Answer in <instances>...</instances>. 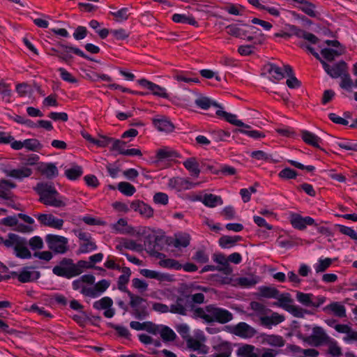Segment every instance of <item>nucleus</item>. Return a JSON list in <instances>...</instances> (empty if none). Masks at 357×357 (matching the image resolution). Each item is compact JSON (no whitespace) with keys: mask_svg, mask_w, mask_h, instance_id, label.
<instances>
[{"mask_svg":"<svg viewBox=\"0 0 357 357\" xmlns=\"http://www.w3.org/2000/svg\"><path fill=\"white\" fill-rule=\"evenodd\" d=\"M33 190L40 197L39 202L45 206L61 208L68 204V199L58 192L52 182H39Z\"/></svg>","mask_w":357,"mask_h":357,"instance_id":"nucleus-1","label":"nucleus"},{"mask_svg":"<svg viewBox=\"0 0 357 357\" xmlns=\"http://www.w3.org/2000/svg\"><path fill=\"white\" fill-rule=\"evenodd\" d=\"M194 317L200 318L206 323L217 322L226 324L233 319V314L229 310L217 307L215 305H208L205 307H197L193 310Z\"/></svg>","mask_w":357,"mask_h":357,"instance_id":"nucleus-2","label":"nucleus"},{"mask_svg":"<svg viewBox=\"0 0 357 357\" xmlns=\"http://www.w3.org/2000/svg\"><path fill=\"white\" fill-rule=\"evenodd\" d=\"M301 47L303 49L307 50L310 54H312L317 60L320 61L322 65V67L325 72L332 78H338L340 77L345 72L348 70L347 64L344 61H340L333 66L327 63L324 60H323L320 55L314 51V49L310 45L306 43H301Z\"/></svg>","mask_w":357,"mask_h":357,"instance_id":"nucleus-3","label":"nucleus"},{"mask_svg":"<svg viewBox=\"0 0 357 357\" xmlns=\"http://www.w3.org/2000/svg\"><path fill=\"white\" fill-rule=\"evenodd\" d=\"M6 248H13L14 253L18 258L30 259L31 253L27 248L26 238L14 233L8 234V241H6Z\"/></svg>","mask_w":357,"mask_h":357,"instance_id":"nucleus-4","label":"nucleus"},{"mask_svg":"<svg viewBox=\"0 0 357 357\" xmlns=\"http://www.w3.org/2000/svg\"><path fill=\"white\" fill-rule=\"evenodd\" d=\"M45 241L49 249L55 253L64 254L68 250V240L64 236L47 234L45 236Z\"/></svg>","mask_w":357,"mask_h":357,"instance_id":"nucleus-5","label":"nucleus"},{"mask_svg":"<svg viewBox=\"0 0 357 357\" xmlns=\"http://www.w3.org/2000/svg\"><path fill=\"white\" fill-rule=\"evenodd\" d=\"M76 270L73 261L71 259L64 258L59 265L53 268L52 272L57 276L70 279L78 275Z\"/></svg>","mask_w":357,"mask_h":357,"instance_id":"nucleus-6","label":"nucleus"},{"mask_svg":"<svg viewBox=\"0 0 357 357\" xmlns=\"http://www.w3.org/2000/svg\"><path fill=\"white\" fill-rule=\"evenodd\" d=\"M296 300L305 307H319L326 302V297L315 296L312 294L298 291Z\"/></svg>","mask_w":357,"mask_h":357,"instance_id":"nucleus-7","label":"nucleus"},{"mask_svg":"<svg viewBox=\"0 0 357 357\" xmlns=\"http://www.w3.org/2000/svg\"><path fill=\"white\" fill-rule=\"evenodd\" d=\"M137 82L142 87L148 89L153 96L165 99L169 98V94L166 88L146 79H139Z\"/></svg>","mask_w":357,"mask_h":357,"instance_id":"nucleus-8","label":"nucleus"},{"mask_svg":"<svg viewBox=\"0 0 357 357\" xmlns=\"http://www.w3.org/2000/svg\"><path fill=\"white\" fill-rule=\"evenodd\" d=\"M110 282L105 279H102L93 286H89V289H84L82 295L86 297L96 298L101 296L109 287Z\"/></svg>","mask_w":357,"mask_h":357,"instance_id":"nucleus-9","label":"nucleus"},{"mask_svg":"<svg viewBox=\"0 0 357 357\" xmlns=\"http://www.w3.org/2000/svg\"><path fill=\"white\" fill-rule=\"evenodd\" d=\"M328 336L324 330L320 326H314L312 334L305 338V342L308 344L319 347L327 342Z\"/></svg>","mask_w":357,"mask_h":357,"instance_id":"nucleus-10","label":"nucleus"},{"mask_svg":"<svg viewBox=\"0 0 357 357\" xmlns=\"http://www.w3.org/2000/svg\"><path fill=\"white\" fill-rule=\"evenodd\" d=\"M291 226L298 230H305L307 226L315 225L314 220L310 216H302L298 213H292L289 218Z\"/></svg>","mask_w":357,"mask_h":357,"instance_id":"nucleus-11","label":"nucleus"},{"mask_svg":"<svg viewBox=\"0 0 357 357\" xmlns=\"http://www.w3.org/2000/svg\"><path fill=\"white\" fill-rule=\"evenodd\" d=\"M60 47L62 48V52L59 53V59L63 61L67 62L73 58L72 55L70 54L71 53H73L85 59L92 61L91 57L84 54V52L78 47L68 46L65 45H60Z\"/></svg>","mask_w":357,"mask_h":357,"instance_id":"nucleus-12","label":"nucleus"},{"mask_svg":"<svg viewBox=\"0 0 357 357\" xmlns=\"http://www.w3.org/2000/svg\"><path fill=\"white\" fill-rule=\"evenodd\" d=\"M113 301L108 296L103 297L93 303V307L98 310H104L103 314L107 318H112L115 314V310L112 308Z\"/></svg>","mask_w":357,"mask_h":357,"instance_id":"nucleus-13","label":"nucleus"},{"mask_svg":"<svg viewBox=\"0 0 357 357\" xmlns=\"http://www.w3.org/2000/svg\"><path fill=\"white\" fill-rule=\"evenodd\" d=\"M168 187L178 192L191 189L195 184L188 178L181 177H173L168 181Z\"/></svg>","mask_w":357,"mask_h":357,"instance_id":"nucleus-14","label":"nucleus"},{"mask_svg":"<svg viewBox=\"0 0 357 357\" xmlns=\"http://www.w3.org/2000/svg\"><path fill=\"white\" fill-rule=\"evenodd\" d=\"M264 70L268 74L270 79L274 82L281 80L286 75L285 66L282 69L276 64L269 63L264 66Z\"/></svg>","mask_w":357,"mask_h":357,"instance_id":"nucleus-15","label":"nucleus"},{"mask_svg":"<svg viewBox=\"0 0 357 357\" xmlns=\"http://www.w3.org/2000/svg\"><path fill=\"white\" fill-rule=\"evenodd\" d=\"M40 275V273L35 271L33 267L26 266L22 268L19 272L17 279L20 282L26 283L38 280Z\"/></svg>","mask_w":357,"mask_h":357,"instance_id":"nucleus-16","label":"nucleus"},{"mask_svg":"<svg viewBox=\"0 0 357 357\" xmlns=\"http://www.w3.org/2000/svg\"><path fill=\"white\" fill-rule=\"evenodd\" d=\"M5 173L7 176L18 181H22L23 179L31 176L33 174V170L29 167L23 166L20 168L6 170Z\"/></svg>","mask_w":357,"mask_h":357,"instance_id":"nucleus-17","label":"nucleus"},{"mask_svg":"<svg viewBox=\"0 0 357 357\" xmlns=\"http://www.w3.org/2000/svg\"><path fill=\"white\" fill-rule=\"evenodd\" d=\"M233 333L243 338L252 337L255 334V330L245 322H240L234 326Z\"/></svg>","mask_w":357,"mask_h":357,"instance_id":"nucleus-18","label":"nucleus"},{"mask_svg":"<svg viewBox=\"0 0 357 357\" xmlns=\"http://www.w3.org/2000/svg\"><path fill=\"white\" fill-rule=\"evenodd\" d=\"M153 124L160 132H171L174 130V124L165 116L154 118Z\"/></svg>","mask_w":357,"mask_h":357,"instance_id":"nucleus-19","label":"nucleus"},{"mask_svg":"<svg viewBox=\"0 0 357 357\" xmlns=\"http://www.w3.org/2000/svg\"><path fill=\"white\" fill-rule=\"evenodd\" d=\"M301 137L305 144L314 148L321 149L320 144L322 143V139L313 132L303 130L301 131Z\"/></svg>","mask_w":357,"mask_h":357,"instance_id":"nucleus-20","label":"nucleus"},{"mask_svg":"<svg viewBox=\"0 0 357 357\" xmlns=\"http://www.w3.org/2000/svg\"><path fill=\"white\" fill-rule=\"evenodd\" d=\"M180 153L168 146L162 147L156 151V158L158 160H172L180 158Z\"/></svg>","mask_w":357,"mask_h":357,"instance_id":"nucleus-21","label":"nucleus"},{"mask_svg":"<svg viewBox=\"0 0 357 357\" xmlns=\"http://www.w3.org/2000/svg\"><path fill=\"white\" fill-rule=\"evenodd\" d=\"M212 258L214 262L220 265V266L218 267V271H222L227 275L231 273L232 268L228 263L227 258H226L224 254L215 253Z\"/></svg>","mask_w":357,"mask_h":357,"instance_id":"nucleus-22","label":"nucleus"},{"mask_svg":"<svg viewBox=\"0 0 357 357\" xmlns=\"http://www.w3.org/2000/svg\"><path fill=\"white\" fill-rule=\"evenodd\" d=\"M140 273L147 278L155 279L160 282H170L172 280V278L169 274L153 270L142 269Z\"/></svg>","mask_w":357,"mask_h":357,"instance_id":"nucleus-23","label":"nucleus"},{"mask_svg":"<svg viewBox=\"0 0 357 357\" xmlns=\"http://www.w3.org/2000/svg\"><path fill=\"white\" fill-rule=\"evenodd\" d=\"M215 114L220 118L224 119L225 121L229 122V123L238 126V127H245L248 128L249 126L245 125L241 121L237 119V116L236 114H233L231 113H228L225 111L222 110V107H219L218 109L216 110Z\"/></svg>","mask_w":357,"mask_h":357,"instance_id":"nucleus-24","label":"nucleus"},{"mask_svg":"<svg viewBox=\"0 0 357 357\" xmlns=\"http://www.w3.org/2000/svg\"><path fill=\"white\" fill-rule=\"evenodd\" d=\"M284 317L278 312H273L269 316H264L260 318L263 326L271 328L273 326H276L284 321Z\"/></svg>","mask_w":357,"mask_h":357,"instance_id":"nucleus-25","label":"nucleus"},{"mask_svg":"<svg viewBox=\"0 0 357 357\" xmlns=\"http://www.w3.org/2000/svg\"><path fill=\"white\" fill-rule=\"evenodd\" d=\"M261 341L263 344L274 347H282L285 344L284 339L279 335L264 334L261 335Z\"/></svg>","mask_w":357,"mask_h":357,"instance_id":"nucleus-26","label":"nucleus"},{"mask_svg":"<svg viewBox=\"0 0 357 357\" xmlns=\"http://www.w3.org/2000/svg\"><path fill=\"white\" fill-rule=\"evenodd\" d=\"M215 353L212 357H229L232 352V347L230 343L222 342L213 347Z\"/></svg>","mask_w":357,"mask_h":357,"instance_id":"nucleus-27","label":"nucleus"},{"mask_svg":"<svg viewBox=\"0 0 357 357\" xmlns=\"http://www.w3.org/2000/svg\"><path fill=\"white\" fill-rule=\"evenodd\" d=\"M131 207L136 211H138L141 215L146 218H151L153 215V209L149 205L144 202L139 200L132 202Z\"/></svg>","mask_w":357,"mask_h":357,"instance_id":"nucleus-28","label":"nucleus"},{"mask_svg":"<svg viewBox=\"0 0 357 357\" xmlns=\"http://www.w3.org/2000/svg\"><path fill=\"white\" fill-rule=\"evenodd\" d=\"M324 310L331 312L340 318H344L347 316L345 306L339 302L331 303L324 308Z\"/></svg>","mask_w":357,"mask_h":357,"instance_id":"nucleus-29","label":"nucleus"},{"mask_svg":"<svg viewBox=\"0 0 357 357\" xmlns=\"http://www.w3.org/2000/svg\"><path fill=\"white\" fill-rule=\"evenodd\" d=\"M190 236L187 233H178L174 235V238L169 243L176 248H186L190 245Z\"/></svg>","mask_w":357,"mask_h":357,"instance_id":"nucleus-30","label":"nucleus"},{"mask_svg":"<svg viewBox=\"0 0 357 357\" xmlns=\"http://www.w3.org/2000/svg\"><path fill=\"white\" fill-rule=\"evenodd\" d=\"M259 351L253 345L243 344L238 349L236 354L238 357H259Z\"/></svg>","mask_w":357,"mask_h":357,"instance_id":"nucleus-31","label":"nucleus"},{"mask_svg":"<svg viewBox=\"0 0 357 357\" xmlns=\"http://www.w3.org/2000/svg\"><path fill=\"white\" fill-rule=\"evenodd\" d=\"M172 20L175 23L185 24L197 27L198 22L191 15L175 13L172 16Z\"/></svg>","mask_w":357,"mask_h":357,"instance_id":"nucleus-32","label":"nucleus"},{"mask_svg":"<svg viewBox=\"0 0 357 357\" xmlns=\"http://www.w3.org/2000/svg\"><path fill=\"white\" fill-rule=\"evenodd\" d=\"M201 201L206 206L209 208H214L223 204L222 197L213 194L204 195Z\"/></svg>","mask_w":357,"mask_h":357,"instance_id":"nucleus-33","label":"nucleus"},{"mask_svg":"<svg viewBox=\"0 0 357 357\" xmlns=\"http://www.w3.org/2000/svg\"><path fill=\"white\" fill-rule=\"evenodd\" d=\"M40 171L47 178H54L59 174L57 167L52 162L42 164L40 167Z\"/></svg>","mask_w":357,"mask_h":357,"instance_id":"nucleus-34","label":"nucleus"},{"mask_svg":"<svg viewBox=\"0 0 357 357\" xmlns=\"http://www.w3.org/2000/svg\"><path fill=\"white\" fill-rule=\"evenodd\" d=\"M185 168L190 173L191 176L198 177L200 174L199 163L195 158H189L183 162Z\"/></svg>","mask_w":357,"mask_h":357,"instance_id":"nucleus-35","label":"nucleus"},{"mask_svg":"<svg viewBox=\"0 0 357 357\" xmlns=\"http://www.w3.org/2000/svg\"><path fill=\"white\" fill-rule=\"evenodd\" d=\"M112 230L116 234H126L132 231V227L128 226L126 219L120 218L112 226Z\"/></svg>","mask_w":357,"mask_h":357,"instance_id":"nucleus-36","label":"nucleus"},{"mask_svg":"<svg viewBox=\"0 0 357 357\" xmlns=\"http://www.w3.org/2000/svg\"><path fill=\"white\" fill-rule=\"evenodd\" d=\"M16 187V185L8 180L0 181V197L8 199L10 197V190Z\"/></svg>","mask_w":357,"mask_h":357,"instance_id":"nucleus-37","label":"nucleus"},{"mask_svg":"<svg viewBox=\"0 0 357 357\" xmlns=\"http://www.w3.org/2000/svg\"><path fill=\"white\" fill-rule=\"evenodd\" d=\"M286 75L289 77L287 79V85L290 89H297L301 86V82L294 75L292 68L289 66H285Z\"/></svg>","mask_w":357,"mask_h":357,"instance_id":"nucleus-38","label":"nucleus"},{"mask_svg":"<svg viewBox=\"0 0 357 357\" xmlns=\"http://www.w3.org/2000/svg\"><path fill=\"white\" fill-rule=\"evenodd\" d=\"M158 334L165 342L173 341L176 337V333L172 328L163 325H160Z\"/></svg>","mask_w":357,"mask_h":357,"instance_id":"nucleus-39","label":"nucleus"},{"mask_svg":"<svg viewBox=\"0 0 357 357\" xmlns=\"http://www.w3.org/2000/svg\"><path fill=\"white\" fill-rule=\"evenodd\" d=\"M123 273L121 275L118 279V288L122 291H126L127 289L126 285L129 282L131 272L129 268L124 267L123 268Z\"/></svg>","mask_w":357,"mask_h":357,"instance_id":"nucleus-40","label":"nucleus"},{"mask_svg":"<svg viewBox=\"0 0 357 357\" xmlns=\"http://www.w3.org/2000/svg\"><path fill=\"white\" fill-rule=\"evenodd\" d=\"M278 301V305L285 310L286 311L293 303V300L289 293L280 294L278 293V298H275Z\"/></svg>","mask_w":357,"mask_h":357,"instance_id":"nucleus-41","label":"nucleus"},{"mask_svg":"<svg viewBox=\"0 0 357 357\" xmlns=\"http://www.w3.org/2000/svg\"><path fill=\"white\" fill-rule=\"evenodd\" d=\"M342 54V50L340 49H331V48H324L321 51V54L324 59L332 61L336 57Z\"/></svg>","mask_w":357,"mask_h":357,"instance_id":"nucleus-42","label":"nucleus"},{"mask_svg":"<svg viewBox=\"0 0 357 357\" xmlns=\"http://www.w3.org/2000/svg\"><path fill=\"white\" fill-rule=\"evenodd\" d=\"M239 239V236H223L219 238L218 243L222 248L227 249L233 247Z\"/></svg>","mask_w":357,"mask_h":357,"instance_id":"nucleus-43","label":"nucleus"},{"mask_svg":"<svg viewBox=\"0 0 357 357\" xmlns=\"http://www.w3.org/2000/svg\"><path fill=\"white\" fill-rule=\"evenodd\" d=\"M195 104L197 107L202 109H208L211 106L220 107L216 102L213 101L211 99L204 96L197 98L195 101Z\"/></svg>","mask_w":357,"mask_h":357,"instance_id":"nucleus-44","label":"nucleus"},{"mask_svg":"<svg viewBox=\"0 0 357 357\" xmlns=\"http://www.w3.org/2000/svg\"><path fill=\"white\" fill-rule=\"evenodd\" d=\"M117 188L120 192L128 197H131L136 192L135 187L130 183L126 181H121L119 183Z\"/></svg>","mask_w":357,"mask_h":357,"instance_id":"nucleus-45","label":"nucleus"},{"mask_svg":"<svg viewBox=\"0 0 357 357\" xmlns=\"http://www.w3.org/2000/svg\"><path fill=\"white\" fill-rule=\"evenodd\" d=\"M82 174V168L79 165H74L70 168L66 169L65 171L66 176L72 181L77 179Z\"/></svg>","mask_w":357,"mask_h":357,"instance_id":"nucleus-46","label":"nucleus"},{"mask_svg":"<svg viewBox=\"0 0 357 357\" xmlns=\"http://www.w3.org/2000/svg\"><path fill=\"white\" fill-rule=\"evenodd\" d=\"M160 266L169 269L181 270L182 268V264H180L177 260L173 259H165L160 260L158 262Z\"/></svg>","mask_w":357,"mask_h":357,"instance_id":"nucleus-47","label":"nucleus"},{"mask_svg":"<svg viewBox=\"0 0 357 357\" xmlns=\"http://www.w3.org/2000/svg\"><path fill=\"white\" fill-rule=\"evenodd\" d=\"M259 295L267 298H278V290L275 287L261 286L259 287Z\"/></svg>","mask_w":357,"mask_h":357,"instance_id":"nucleus-48","label":"nucleus"},{"mask_svg":"<svg viewBox=\"0 0 357 357\" xmlns=\"http://www.w3.org/2000/svg\"><path fill=\"white\" fill-rule=\"evenodd\" d=\"M110 15L115 18L116 22H122L128 19L130 13H129V8L125 7L115 12H110Z\"/></svg>","mask_w":357,"mask_h":357,"instance_id":"nucleus-49","label":"nucleus"},{"mask_svg":"<svg viewBox=\"0 0 357 357\" xmlns=\"http://www.w3.org/2000/svg\"><path fill=\"white\" fill-rule=\"evenodd\" d=\"M213 140L216 142L227 141L230 137V132L223 130H214L211 132Z\"/></svg>","mask_w":357,"mask_h":357,"instance_id":"nucleus-50","label":"nucleus"},{"mask_svg":"<svg viewBox=\"0 0 357 357\" xmlns=\"http://www.w3.org/2000/svg\"><path fill=\"white\" fill-rule=\"evenodd\" d=\"M238 286L243 288H250L257 283V280L253 277H241L236 280Z\"/></svg>","mask_w":357,"mask_h":357,"instance_id":"nucleus-51","label":"nucleus"},{"mask_svg":"<svg viewBox=\"0 0 357 357\" xmlns=\"http://www.w3.org/2000/svg\"><path fill=\"white\" fill-rule=\"evenodd\" d=\"M121 246L132 251L139 252L142 250V244L137 243L135 241L132 239H123Z\"/></svg>","mask_w":357,"mask_h":357,"instance_id":"nucleus-52","label":"nucleus"},{"mask_svg":"<svg viewBox=\"0 0 357 357\" xmlns=\"http://www.w3.org/2000/svg\"><path fill=\"white\" fill-rule=\"evenodd\" d=\"M332 264V259L331 258H320L317 263L314 265V268L317 273H321L325 271Z\"/></svg>","mask_w":357,"mask_h":357,"instance_id":"nucleus-53","label":"nucleus"},{"mask_svg":"<svg viewBox=\"0 0 357 357\" xmlns=\"http://www.w3.org/2000/svg\"><path fill=\"white\" fill-rule=\"evenodd\" d=\"M226 31L229 35L236 38H242L245 36V31L236 24H231L226 26Z\"/></svg>","mask_w":357,"mask_h":357,"instance_id":"nucleus-54","label":"nucleus"},{"mask_svg":"<svg viewBox=\"0 0 357 357\" xmlns=\"http://www.w3.org/2000/svg\"><path fill=\"white\" fill-rule=\"evenodd\" d=\"M160 240V239L159 238L155 237V243L153 246L149 245L148 248L149 250L150 255L152 257L159 259L160 260H163L165 259V255L159 252L160 249L158 247V241Z\"/></svg>","mask_w":357,"mask_h":357,"instance_id":"nucleus-55","label":"nucleus"},{"mask_svg":"<svg viewBox=\"0 0 357 357\" xmlns=\"http://www.w3.org/2000/svg\"><path fill=\"white\" fill-rule=\"evenodd\" d=\"M160 240V239L159 238L155 237V243L153 246L149 245L148 248L149 250L150 255L152 257L159 259L160 260H163L165 259V255L159 252L160 249L158 247V241Z\"/></svg>","mask_w":357,"mask_h":357,"instance_id":"nucleus-56","label":"nucleus"},{"mask_svg":"<svg viewBox=\"0 0 357 357\" xmlns=\"http://www.w3.org/2000/svg\"><path fill=\"white\" fill-rule=\"evenodd\" d=\"M160 240V239L159 238L155 237V243L153 246L149 245L148 248L149 250L150 255L152 257L159 259L160 260H163L165 259V255L159 252L160 249L158 247V241Z\"/></svg>","mask_w":357,"mask_h":357,"instance_id":"nucleus-57","label":"nucleus"},{"mask_svg":"<svg viewBox=\"0 0 357 357\" xmlns=\"http://www.w3.org/2000/svg\"><path fill=\"white\" fill-rule=\"evenodd\" d=\"M29 311L36 313L48 319L53 317V315L49 311L46 310L44 307L39 306L37 304L31 305L29 307Z\"/></svg>","mask_w":357,"mask_h":357,"instance_id":"nucleus-58","label":"nucleus"},{"mask_svg":"<svg viewBox=\"0 0 357 357\" xmlns=\"http://www.w3.org/2000/svg\"><path fill=\"white\" fill-rule=\"evenodd\" d=\"M24 148L32 151H38L43 148L37 139H26L24 140Z\"/></svg>","mask_w":357,"mask_h":357,"instance_id":"nucleus-59","label":"nucleus"},{"mask_svg":"<svg viewBox=\"0 0 357 357\" xmlns=\"http://www.w3.org/2000/svg\"><path fill=\"white\" fill-rule=\"evenodd\" d=\"M340 78L341 81L340 83V86L342 89H345L347 91H351L353 87L354 83L352 79L351 78L349 74L348 73V70L345 72L340 77Z\"/></svg>","mask_w":357,"mask_h":357,"instance_id":"nucleus-60","label":"nucleus"},{"mask_svg":"<svg viewBox=\"0 0 357 357\" xmlns=\"http://www.w3.org/2000/svg\"><path fill=\"white\" fill-rule=\"evenodd\" d=\"M11 93L12 91L10 85L3 82H0V95L1 96L3 100L10 102Z\"/></svg>","mask_w":357,"mask_h":357,"instance_id":"nucleus-61","label":"nucleus"},{"mask_svg":"<svg viewBox=\"0 0 357 357\" xmlns=\"http://www.w3.org/2000/svg\"><path fill=\"white\" fill-rule=\"evenodd\" d=\"M96 249L97 246L96 243L91 238L87 241L82 243L79 245V250L81 253H88L96 250Z\"/></svg>","mask_w":357,"mask_h":357,"instance_id":"nucleus-62","label":"nucleus"},{"mask_svg":"<svg viewBox=\"0 0 357 357\" xmlns=\"http://www.w3.org/2000/svg\"><path fill=\"white\" fill-rule=\"evenodd\" d=\"M110 33L113 36L114 38L117 40H126L130 36V33L123 28L118 29H111Z\"/></svg>","mask_w":357,"mask_h":357,"instance_id":"nucleus-63","label":"nucleus"},{"mask_svg":"<svg viewBox=\"0 0 357 357\" xmlns=\"http://www.w3.org/2000/svg\"><path fill=\"white\" fill-rule=\"evenodd\" d=\"M300 9L311 17H314L317 15L315 6L307 1L300 6Z\"/></svg>","mask_w":357,"mask_h":357,"instance_id":"nucleus-64","label":"nucleus"}]
</instances>
